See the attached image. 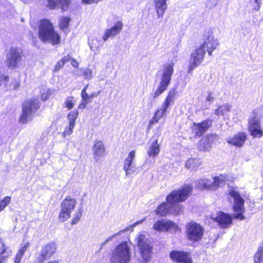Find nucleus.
<instances>
[{"mask_svg": "<svg viewBox=\"0 0 263 263\" xmlns=\"http://www.w3.org/2000/svg\"><path fill=\"white\" fill-rule=\"evenodd\" d=\"M218 136L216 134H208L203 137L198 144V148L200 151L209 152L212 148L213 143L218 140Z\"/></svg>", "mask_w": 263, "mask_h": 263, "instance_id": "obj_16", "label": "nucleus"}, {"mask_svg": "<svg viewBox=\"0 0 263 263\" xmlns=\"http://www.w3.org/2000/svg\"><path fill=\"white\" fill-rule=\"evenodd\" d=\"M39 36L42 41L48 42L53 45L59 44L61 41V36L54 30L52 24L46 19L40 22Z\"/></svg>", "mask_w": 263, "mask_h": 263, "instance_id": "obj_2", "label": "nucleus"}, {"mask_svg": "<svg viewBox=\"0 0 263 263\" xmlns=\"http://www.w3.org/2000/svg\"><path fill=\"white\" fill-rule=\"evenodd\" d=\"M60 28L62 29H64L65 28H66L68 27L69 22H70V18L67 17H63L60 19Z\"/></svg>", "mask_w": 263, "mask_h": 263, "instance_id": "obj_41", "label": "nucleus"}, {"mask_svg": "<svg viewBox=\"0 0 263 263\" xmlns=\"http://www.w3.org/2000/svg\"><path fill=\"white\" fill-rule=\"evenodd\" d=\"M153 229L156 231H174L176 232L178 229V226L173 221L167 219L158 220L153 224Z\"/></svg>", "mask_w": 263, "mask_h": 263, "instance_id": "obj_15", "label": "nucleus"}, {"mask_svg": "<svg viewBox=\"0 0 263 263\" xmlns=\"http://www.w3.org/2000/svg\"><path fill=\"white\" fill-rule=\"evenodd\" d=\"M212 123L211 120H205L201 123H194V131L197 136H202L210 128Z\"/></svg>", "mask_w": 263, "mask_h": 263, "instance_id": "obj_23", "label": "nucleus"}, {"mask_svg": "<svg viewBox=\"0 0 263 263\" xmlns=\"http://www.w3.org/2000/svg\"><path fill=\"white\" fill-rule=\"evenodd\" d=\"M201 164V161L199 158H190L185 163V166L190 169L195 168Z\"/></svg>", "mask_w": 263, "mask_h": 263, "instance_id": "obj_33", "label": "nucleus"}, {"mask_svg": "<svg viewBox=\"0 0 263 263\" xmlns=\"http://www.w3.org/2000/svg\"><path fill=\"white\" fill-rule=\"evenodd\" d=\"M88 87V85H87L81 91V97L83 101H86L90 102L91 100L89 99V95L86 92V89Z\"/></svg>", "mask_w": 263, "mask_h": 263, "instance_id": "obj_44", "label": "nucleus"}, {"mask_svg": "<svg viewBox=\"0 0 263 263\" xmlns=\"http://www.w3.org/2000/svg\"><path fill=\"white\" fill-rule=\"evenodd\" d=\"M128 230V228L124 229L123 230L119 231L118 233L114 234L111 235L110 237H108L106 240H105L101 244V248H102L103 246L106 245L109 241H111L115 237L117 236H119L121 235L123 233H124Z\"/></svg>", "mask_w": 263, "mask_h": 263, "instance_id": "obj_38", "label": "nucleus"}, {"mask_svg": "<svg viewBox=\"0 0 263 263\" xmlns=\"http://www.w3.org/2000/svg\"><path fill=\"white\" fill-rule=\"evenodd\" d=\"M156 213L161 216H164L168 213L172 212V209H171L170 204L165 202H163L160 204L156 211Z\"/></svg>", "mask_w": 263, "mask_h": 263, "instance_id": "obj_28", "label": "nucleus"}, {"mask_svg": "<svg viewBox=\"0 0 263 263\" xmlns=\"http://www.w3.org/2000/svg\"><path fill=\"white\" fill-rule=\"evenodd\" d=\"M83 3L85 4H91L98 3V0H82Z\"/></svg>", "mask_w": 263, "mask_h": 263, "instance_id": "obj_53", "label": "nucleus"}, {"mask_svg": "<svg viewBox=\"0 0 263 263\" xmlns=\"http://www.w3.org/2000/svg\"><path fill=\"white\" fill-rule=\"evenodd\" d=\"M48 7L50 9H54L58 5L62 6L63 10L67 8L70 4V0H48Z\"/></svg>", "mask_w": 263, "mask_h": 263, "instance_id": "obj_27", "label": "nucleus"}, {"mask_svg": "<svg viewBox=\"0 0 263 263\" xmlns=\"http://www.w3.org/2000/svg\"><path fill=\"white\" fill-rule=\"evenodd\" d=\"M175 95L176 91L174 89L170 90L162 106L168 109V107L174 103Z\"/></svg>", "mask_w": 263, "mask_h": 263, "instance_id": "obj_30", "label": "nucleus"}, {"mask_svg": "<svg viewBox=\"0 0 263 263\" xmlns=\"http://www.w3.org/2000/svg\"><path fill=\"white\" fill-rule=\"evenodd\" d=\"M260 117L255 111H253L249 120L248 128L250 135L254 138H260L263 135V129L260 123Z\"/></svg>", "mask_w": 263, "mask_h": 263, "instance_id": "obj_9", "label": "nucleus"}, {"mask_svg": "<svg viewBox=\"0 0 263 263\" xmlns=\"http://www.w3.org/2000/svg\"><path fill=\"white\" fill-rule=\"evenodd\" d=\"M82 209L80 208L79 211L74 215V218L71 222L72 224H76L80 221L82 215Z\"/></svg>", "mask_w": 263, "mask_h": 263, "instance_id": "obj_43", "label": "nucleus"}, {"mask_svg": "<svg viewBox=\"0 0 263 263\" xmlns=\"http://www.w3.org/2000/svg\"><path fill=\"white\" fill-rule=\"evenodd\" d=\"M230 196L234 199L233 210L237 214H233V217L240 220L245 219V217L243 215L244 212L243 199L240 196L239 193L236 190L232 189L229 192Z\"/></svg>", "mask_w": 263, "mask_h": 263, "instance_id": "obj_8", "label": "nucleus"}, {"mask_svg": "<svg viewBox=\"0 0 263 263\" xmlns=\"http://www.w3.org/2000/svg\"><path fill=\"white\" fill-rule=\"evenodd\" d=\"M77 204L75 199L70 196L66 197L60 204V211L59 220L61 222L67 220L71 217V213L74 211Z\"/></svg>", "mask_w": 263, "mask_h": 263, "instance_id": "obj_5", "label": "nucleus"}, {"mask_svg": "<svg viewBox=\"0 0 263 263\" xmlns=\"http://www.w3.org/2000/svg\"><path fill=\"white\" fill-rule=\"evenodd\" d=\"M155 4L158 17H162L167 8L166 0H156Z\"/></svg>", "mask_w": 263, "mask_h": 263, "instance_id": "obj_26", "label": "nucleus"}, {"mask_svg": "<svg viewBox=\"0 0 263 263\" xmlns=\"http://www.w3.org/2000/svg\"><path fill=\"white\" fill-rule=\"evenodd\" d=\"M71 60V57L69 54L65 55L59 61H58L54 67V71H58L62 68L65 64Z\"/></svg>", "mask_w": 263, "mask_h": 263, "instance_id": "obj_35", "label": "nucleus"}, {"mask_svg": "<svg viewBox=\"0 0 263 263\" xmlns=\"http://www.w3.org/2000/svg\"><path fill=\"white\" fill-rule=\"evenodd\" d=\"M4 85L7 90H13L20 86L19 82L15 78H10L8 76L2 75L0 76V86Z\"/></svg>", "mask_w": 263, "mask_h": 263, "instance_id": "obj_19", "label": "nucleus"}, {"mask_svg": "<svg viewBox=\"0 0 263 263\" xmlns=\"http://www.w3.org/2000/svg\"><path fill=\"white\" fill-rule=\"evenodd\" d=\"M100 93H101V91L99 90L97 92H94L90 94L89 95L90 100H91V99H92L93 98L97 97V96H98Z\"/></svg>", "mask_w": 263, "mask_h": 263, "instance_id": "obj_54", "label": "nucleus"}, {"mask_svg": "<svg viewBox=\"0 0 263 263\" xmlns=\"http://www.w3.org/2000/svg\"><path fill=\"white\" fill-rule=\"evenodd\" d=\"M89 45L91 50H94L96 49H98L100 46V44L98 43V40L96 39H92L91 42L89 41Z\"/></svg>", "mask_w": 263, "mask_h": 263, "instance_id": "obj_45", "label": "nucleus"}, {"mask_svg": "<svg viewBox=\"0 0 263 263\" xmlns=\"http://www.w3.org/2000/svg\"><path fill=\"white\" fill-rule=\"evenodd\" d=\"M205 53V50L199 46L192 51L187 68V72L189 73L202 63Z\"/></svg>", "mask_w": 263, "mask_h": 263, "instance_id": "obj_12", "label": "nucleus"}, {"mask_svg": "<svg viewBox=\"0 0 263 263\" xmlns=\"http://www.w3.org/2000/svg\"><path fill=\"white\" fill-rule=\"evenodd\" d=\"M173 72L174 64L173 63L164 65L158 87L153 94L154 98H157L167 89L170 83Z\"/></svg>", "mask_w": 263, "mask_h": 263, "instance_id": "obj_4", "label": "nucleus"}, {"mask_svg": "<svg viewBox=\"0 0 263 263\" xmlns=\"http://www.w3.org/2000/svg\"><path fill=\"white\" fill-rule=\"evenodd\" d=\"M47 263H59L58 261V260H53V261H48Z\"/></svg>", "mask_w": 263, "mask_h": 263, "instance_id": "obj_58", "label": "nucleus"}, {"mask_svg": "<svg viewBox=\"0 0 263 263\" xmlns=\"http://www.w3.org/2000/svg\"><path fill=\"white\" fill-rule=\"evenodd\" d=\"M212 218L219 223L221 227L227 228L229 227L232 222L231 217L223 212H218L216 215L211 216Z\"/></svg>", "mask_w": 263, "mask_h": 263, "instance_id": "obj_18", "label": "nucleus"}, {"mask_svg": "<svg viewBox=\"0 0 263 263\" xmlns=\"http://www.w3.org/2000/svg\"><path fill=\"white\" fill-rule=\"evenodd\" d=\"M137 245L141 250V255L143 259L141 263H147L151 256L152 247L150 245L151 241L145 236L140 233L137 238Z\"/></svg>", "mask_w": 263, "mask_h": 263, "instance_id": "obj_11", "label": "nucleus"}, {"mask_svg": "<svg viewBox=\"0 0 263 263\" xmlns=\"http://www.w3.org/2000/svg\"><path fill=\"white\" fill-rule=\"evenodd\" d=\"M52 93L51 89H44L41 92V99L42 100L45 101L47 100Z\"/></svg>", "mask_w": 263, "mask_h": 263, "instance_id": "obj_42", "label": "nucleus"}, {"mask_svg": "<svg viewBox=\"0 0 263 263\" xmlns=\"http://www.w3.org/2000/svg\"><path fill=\"white\" fill-rule=\"evenodd\" d=\"M145 220V219H142L140 221H137L135 223H134L132 226H131V227H132L133 228L135 227V226H137L138 224L142 223L144 220Z\"/></svg>", "mask_w": 263, "mask_h": 263, "instance_id": "obj_57", "label": "nucleus"}, {"mask_svg": "<svg viewBox=\"0 0 263 263\" xmlns=\"http://www.w3.org/2000/svg\"><path fill=\"white\" fill-rule=\"evenodd\" d=\"M220 1V0H209L206 3V7L208 9H212L218 5Z\"/></svg>", "mask_w": 263, "mask_h": 263, "instance_id": "obj_46", "label": "nucleus"}, {"mask_svg": "<svg viewBox=\"0 0 263 263\" xmlns=\"http://www.w3.org/2000/svg\"><path fill=\"white\" fill-rule=\"evenodd\" d=\"M22 257L23 256L17 253L15 257L14 263H20Z\"/></svg>", "mask_w": 263, "mask_h": 263, "instance_id": "obj_52", "label": "nucleus"}, {"mask_svg": "<svg viewBox=\"0 0 263 263\" xmlns=\"http://www.w3.org/2000/svg\"><path fill=\"white\" fill-rule=\"evenodd\" d=\"M65 107L71 109L74 106V98L72 96L67 97L64 101Z\"/></svg>", "mask_w": 263, "mask_h": 263, "instance_id": "obj_37", "label": "nucleus"}, {"mask_svg": "<svg viewBox=\"0 0 263 263\" xmlns=\"http://www.w3.org/2000/svg\"><path fill=\"white\" fill-rule=\"evenodd\" d=\"M92 70L90 69H86L84 72V76L86 79H90L92 77Z\"/></svg>", "mask_w": 263, "mask_h": 263, "instance_id": "obj_49", "label": "nucleus"}, {"mask_svg": "<svg viewBox=\"0 0 263 263\" xmlns=\"http://www.w3.org/2000/svg\"><path fill=\"white\" fill-rule=\"evenodd\" d=\"M171 258L176 262L192 263V257L189 252L183 251H172L170 254Z\"/></svg>", "mask_w": 263, "mask_h": 263, "instance_id": "obj_17", "label": "nucleus"}, {"mask_svg": "<svg viewBox=\"0 0 263 263\" xmlns=\"http://www.w3.org/2000/svg\"><path fill=\"white\" fill-rule=\"evenodd\" d=\"M185 230L187 238L193 242L199 241L202 239L204 231L201 224L194 221L187 223Z\"/></svg>", "mask_w": 263, "mask_h": 263, "instance_id": "obj_6", "label": "nucleus"}, {"mask_svg": "<svg viewBox=\"0 0 263 263\" xmlns=\"http://www.w3.org/2000/svg\"><path fill=\"white\" fill-rule=\"evenodd\" d=\"M123 27V24L121 21H118L110 29H107L103 37L104 41H106L109 37H114L119 33Z\"/></svg>", "mask_w": 263, "mask_h": 263, "instance_id": "obj_24", "label": "nucleus"}, {"mask_svg": "<svg viewBox=\"0 0 263 263\" xmlns=\"http://www.w3.org/2000/svg\"><path fill=\"white\" fill-rule=\"evenodd\" d=\"M6 248L5 245L4 244V243L1 242L0 241V255H2L3 254H4L5 252H6ZM0 257L1 258H3V261H4V260L5 258V256H0Z\"/></svg>", "mask_w": 263, "mask_h": 263, "instance_id": "obj_48", "label": "nucleus"}, {"mask_svg": "<svg viewBox=\"0 0 263 263\" xmlns=\"http://www.w3.org/2000/svg\"><path fill=\"white\" fill-rule=\"evenodd\" d=\"M226 180L227 176L224 175H220L217 177H215L213 179V182H212L213 190L215 189L218 186L224 184Z\"/></svg>", "mask_w": 263, "mask_h": 263, "instance_id": "obj_34", "label": "nucleus"}, {"mask_svg": "<svg viewBox=\"0 0 263 263\" xmlns=\"http://www.w3.org/2000/svg\"><path fill=\"white\" fill-rule=\"evenodd\" d=\"M192 186L187 184L178 190L173 191L166 197V201L172 209L171 213L178 215L182 212L183 208L179 202L184 201L192 191Z\"/></svg>", "mask_w": 263, "mask_h": 263, "instance_id": "obj_1", "label": "nucleus"}, {"mask_svg": "<svg viewBox=\"0 0 263 263\" xmlns=\"http://www.w3.org/2000/svg\"><path fill=\"white\" fill-rule=\"evenodd\" d=\"M167 109L162 105L160 108H158L155 112L153 118L149 122L148 128H150L153 124L158 123L159 120L165 115Z\"/></svg>", "mask_w": 263, "mask_h": 263, "instance_id": "obj_25", "label": "nucleus"}, {"mask_svg": "<svg viewBox=\"0 0 263 263\" xmlns=\"http://www.w3.org/2000/svg\"><path fill=\"white\" fill-rule=\"evenodd\" d=\"M40 108L37 99L35 98L30 99L25 101L23 104V112L20 117L19 121L25 124L27 122L32 114Z\"/></svg>", "mask_w": 263, "mask_h": 263, "instance_id": "obj_7", "label": "nucleus"}, {"mask_svg": "<svg viewBox=\"0 0 263 263\" xmlns=\"http://www.w3.org/2000/svg\"><path fill=\"white\" fill-rule=\"evenodd\" d=\"M207 93L208 95L206 97V100L209 102H213L214 100V98L213 97V92L210 91H208Z\"/></svg>", "mask_w": 263, "mask_h": 263, "instance_id": "obj_50", "label": "nucleus"}, {"mask_svg": "<svg viewBox=\"0 0 263 263\" xmlns=\"http://www.w3.org/2000/svg\"><path fill=\"white\" fill-rule=\"evenodd\" d=\"M78 114L79 112L77 110L70 111L67 115V118L69 120V123L75 125L76 121L78 118Z\"/></svg>", "mask_w": 263, "mask_h": 263, "instance_id": "obj_36", "label": "nucleus"}, {"mask_svg": "<svg viewBox=\"0 0 263 263\" xmlns=\"http://www.w3.org/2000/svg\"><path fill=\"white\" fill-rule=\"evenodd\" d=\"M231 108V106L230 105L224 104L220 106L217 109H215L214 114L217 116H224L230 111Z\"/></svg>", "mask_w": 263, "mask_h": 263, "instance_id": "obj_32", "label": "nucleus"}, {"mask_svg": "<svg viewBox=\"0 0 263 263\" xmlns=\"http://www.w3.org/2000/svg\"><path fill=\"white\" fill-rule=\"evenodd\" d=\"M29 246L30 244L29 242H26L23 246H22L21 248L17 253L23 256L25 252L27 251Z\"/></svg>", "mask_w": 263, "mask_h": 263, "instance_id": "obj_47", "label": "nucleus"}, {"mask_svg": "<svg viewBox=\"0 0 263 263\" xmlns=\"http://www.w3.org/2000/svg\"><path fill=\"white\" fill-rule=\"evenodd\" d=\"M75 125L69 123L68 126H66L65 128L64 132L62 133L63 137H66L71 134L73 132Z\"/></svg>", "mask_w": 263, "mask_h": 263, "instance_id": "obj_40", "label": "nucleus"}, {"mask_svg": "<svg viewBox=\"0 0 263 263\" xmlns=\"http://www.w3.org/2000/svg\"><path fill=\"white\" fill-rule=\"evenodd\" d=\"M71 64L72 66L75 68H78L79 66L78 62L74 59H71Z\"/></svg>", "mask_w": 263, "mask_h": 263, "instance_id": "obj_56", "label": "nucleus"}, {"mask_svg": "<svg viewBox=\"0 0 263 263\" xmlns=\"http://www.w3.org/2000/svg\"><path fill=\"white\" fill-rule=\"evenodd\" d=\"M56 251L57 247L54 242H49L45 245L37 257L35 263H43L45 260L50 258Z\"/></svg>", "mask_w": 263, "mask_h": 263, "instance_id": "obj_14", "label": "nucleus"}, {"mask_svg": "<svg viewBox=\"0 0 263 263\" xmlns=\"http://www.w3.org/2000/svg\"><path fill=\"white\" fill-rule=\"evenodd\" d=\"M254 3L256 4V6L255 7L254 9L257 11H258L260 8L261 4V0H253Z\"/></svg>", "mask_w": 263, "mask_h": 263, "instance_id": "obj_51", "label": "nucleus"}, {"mask_svg": "<svg viewBox=\"0 0 263 263\" xmlns=\"http://www.w3.org/2000/svg\"><path fill=\"white\" fill-rule=\"evenodd\" d=\"M247 137L245 133L241 132L235 134L232 137L228 138L227 141L231 145L241 147L243 145Z\"/></svg>", "mask_w": 263, "mask_h": 263, "instance_id": "obj_22", "label": "nucleus"}, {"mask_svg": "<svg viewBox=\"0 0 263 263\" xmlns=\"http://www.w3.org/2000/svg\"><path fill=\"white\" fill-rule=\"evenodd\" d=\"M89 103L86 101H83L79 105V108L80 109H84L86 107V105Z\"/></svg>", "mask_w": 263, "mask_h": 263, "instance_id": "obj_55", "label": "nucleus"}, {"mask_svg": "<svg viewBox=\"0 0 263 263\" xmlns=\"http://www.w3.org/2000/svg\"><path fill=\"white\" fill-rule=\"evenodd\" d=\"M92 151L94 155V159L96 161H99L101 158L105 155V147L101 141H96L92 147Z\"/></svg>", "mask_w": 263, "mask_h": 263, "instance_id": "obj_21", "label": "nucleus"}, {"mask_svg": "<svg viewBox=\"0 0 263 263\" xmlns=\"http://www.w3.org/2000/svg\"><path fill=\"white\" fill-rule=\"evenodd\" d=\"M160 152V145L158 143V140H155L152 142L149 149L147 151V154L149 157H155L157 156Z\"/></svg>", "mask_w": 263, "mask_h": 263, "instance_id": "obj_31", "label": "nucleus"}, {"mask_svg": "<svg viewBox=\"0 0 263 263\" xmlns=\"http://www.w3.org/2000/svg\"><path fill=\"white\" fill-rule=\"evenodd\" d=\"M204 41L203 43L199 45L200 47L206 49L209 55L212 54V52L216 48L218 45L217 39H214L212 31L210 29H208L205 31L204 34Z\"/></svg>", "mask_w": 263, "mask_h": 263, "instance_id": "obj_13", "label": "nucleus"}, {"mask_svg": "<svg viewBox=\"0 0 263 263\" xmlns=\"http://www.w3.org/2000/svg\"><path fill=\"white\" fill-rule=\"evenodd\" d=\"M130 259L129 247L127 242L118 245L112 251L111 263H128Z\"/></svg>", "mask_w": 263, "mask_h": 263, "instance_id": "obj_3", "label": "nucleus"}, {"mask_svg": "<svg viewBox=\"0 0 263 263\" xmlns=\"http://www.w3.org/2000/svg\"><path fill=\"white\" fill-rule=\"evenodd\" d=\"M135 151H131L124 161L123 170L126 176L133 174L135 171V166L133 163L135 158Z\"/></svg>", "mask_w": 263, "mask_h": 263, "instance_id": "obj_20", "label": "nucleus"}, {"mask_svg": "<svg viewBox=\"0 0 263 263\" xmlns=\"http://www.w3.org/2000/svg\"><path fill=\"white\" fill-rule=\"evenodd\" d=\"M196 184L197 186L200 189L213 190L212 182L205 178L197 180Z\"/></svg>", "mask_w": 263, "mask_h": 263, "instance_id": "obj_29", "label": "nucleus"}, {"mask_svg": "<svg viewBox=\"0 0 263 263\" xmlns=\"http://www.w3.org/2000/svg\"><path fill=\"white\" fill-rule=\"evenodd\" d=\"M23 57V51L22 49L12 47L6 55V64L11 69L16 68L21 63Z\"/></svg>", "mask_w": 263, "mask_h": 263, "instance_id": "obj_10", "label": "nucleus"}, {"mask_svg": "<svg viewBox=\"0 0 263 263\" xmlns=\"http://www.w3.org/2000/svg\"><path fill=\"white\" fill-rule=\"evenodd\" d=\"M10 201L11 197L9 196H6L0 201V212L5 209Z\"/></svg>", "mask_w": 263, "mask_h": 263, "instance_id": "obj_39", "label": "nucleus"}]
</instances>
